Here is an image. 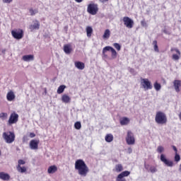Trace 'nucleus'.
<instances>
[{"instance_id":"nucleus-1","label":"nucleus","mask_w":181,"mask_h":181,"mask_svg":"<svg viewBox=\"0 0 181 181\" xmlns=\"http://www.w3.org/2000/svg\"><path fill=\"white\" fill-rule=\"evenodd\" d=\"M75 169L78 170V175L81 176L82 177H86L87 175H88V172H90V169L84 160L83 159H78L75 162Z\"/></svg>"},{"instance_id":"nucleus-2","label":"nucleus","mask_w":181,"mask_h":181,"mask_svg":"<svg viewBox=\"0 0 181 181\" xmlns=\"http://www.w3.org/2000/svg\"><path fill=\"white\" fill-rule=\"evenodd\" d=\"M155 121L156 124H158L159 125H165V124L168 122L166 114L163 113V112H157L156 114Z\"/></svg>"},{"instance_id":"nucleus-3","label":"nucleus","mask_w":181,"mask_h":181,"mask_svg":"<svg viewBox=\"0 0 181 181\" xmlns=\"http://www.w3.org/2000/svg\"><path fill=\"white\" fill-rule=\"evenodd\" d=\"M2 136L6 144H13L15 142V133L13 132H4Z\"/></svg>"},{"instance_id":"nucleus-4","label":"nucleus","mask_w":181,"mask_h":181,"mask_svg":"<svg viewBox=\"0 0 181 181\" xmlns=\"http://www.w3.org/2000/svg\"><path fill=\"white\" fill-rule=\"evenodd\" d=\"M87 12L90 15H97L98 12V5L95 4H90L88 6Z\"/></svg>"},{"instance_id":"nucleus-5","label":"nucleus","mask_w":181,"mask_h":181,"mask_svg":"<svg viewBox=\"0 0 181 181\" xmlns=\"http://www.w3.org/2000/svg\"><path fill=\"white\" fill-rule=\"evenodd\" d=\"M11 35L14 39L19 40L23 37V30L22 29L13 30L11 31Z\"/></svg>"},{"instance_id":"nucleus-6","label":"nucleus","mask_w":181,"mask_h":181,"mask_svg":"<svg viewBox=\"0 0 181 181\" xmlns=\"http://www.w3.org/2000/svg\"><path fill=\"white\" fill-rule=\"evenodd\" d=\"M141 86L144 90H152L153 86H152V83L151 81H149V79L148 78H141Z\"/></svg>"},{"instance_id":"nucleus-7","label":"nucleus","mask_w":181,"mask_h":181,"mask_svg":"<svg viewBox=\"0 0 181 181\" xmlns=\"http://www.w3.org/2000/svg\"><path fill=\"white\" fill-rule=\"evenodd\" d=\"M107 52H111L112 58L117 59V51H115V49L112 47H110V46L105 47L103 49V54L105 56Z\"/></svg>"},{"instance_id":"nucleus-8","label":"nucleus","mask_w":181,"mask_h":181,"mask_svg":"<svg viewBox=\"0 0 181 181\" xmlns=\"http://www.w3.org/2000/svg\"><path fill=\"white\" fill-rule=\"evenodd\" d=\"M123 22L124 26L128 29H132L134 28V20L131 19L128 16H125L123 18Z\"/></svg>"},{"instance_id":"nucleus-9","label":"nucleus","mask_w":181,"mask_h":181,"mask_svg":"<svg viewBox=\"0 0 181 181\" xmlns=\"http://www.w3.org/2000/svg\"><path fill=\"white\" fill-rule=\"evenodd\" d=\"M160 160H161V162H163V163L165 166H168V168H173V166L174 165L173 161L168 160V158H166V156H165V154L160 155Z\"/></svg>"},{"instance_id":"nucleus-10","label":"nucleus","mask_w":181,"mask_h":181,"mask_svg":"<svg viewBox=\"0 0 181 181\" xmlns=\"http://www.w3.org/2000/svg\"><path fill=\"white\" fill-rule=\"evenodd\" d=\"M126 142L127 145H134L135 144V137H134V133L129 131L127 132Z\"/></svg>"},{"instance_id":"nucleus-11","label":"nucleus","mask_w":181,"mask_h":181,"mask_svg":"<svg viewBox=\"0 0 181 181\" xmlns=\"http://www.w3.org/2000/svg\"><path fill=\"white\" fill-rule=\"evenodd\" d=\"M129 175H131V172L128 170L123 171L117 175L116 181H127L124 177H127Z\"/></svg>"},{"instance_id":"nucleus-12","label":"nucleus","mask_w":181,"mask_h":181,"mask_svg":"<svg viewBox=\"0 0 181 181\" xmlns=\"http://www.w3.org/2000/svg\"><path fill=\"white\" fill-rule=\"evenodd\" d=\"M19 118V115L17 113H11L8 119V124L12 125L13 124H16L18 122V119Z\"/></svg>"},{"instance_id":"nucleus-13","label":"nucleus","mask_w":181,"mask_h":181,"mask_svg":"<svg viewBox=\"0 0 181 181\" xmlns=\"http://www.w3.org/2000/svg\"><path fill=\"white\" fill-rule=\"evenodd\" d=\"M30 148L33 151H36L39 148V140L33 139L30 141Z\"/></svg>"},{"instance_id":"nucleus-14","label":"nucleus","mask_w":181,"mask_h":181,"mask_svg":"<svg viewBox=\"0 0 181 181\" xmlns=\"http://www.w3.org/2000/svg\"><path fill=\"white\" fill-rule=\"evenodd\" d=\"M173 86L176 93H180V87H181V81L180 80H175L173 81Z\"/></svg>"},{"instance_id":"nucleus-15","label":"nucleus","mask_w":181,"mask_h":181,"mask_svg":"<svg viewBox=\"0 0 181 181\" xmlns=\"http://www.w3.org/2000/svg\"><path fill=\"white\" fill-rule=\"evenodd\" d=\"M64 52L66 54H70L73 52V48H71V45L66 44L64 45Z\"/></svg>"},{"instance_id":"nucleus-16","label":"nucleus","mask_w":181,"mask_h":181,"mask_svg":"<svg viewBox=\"0 0 181 181\" xmlns=\"http://www.w3.org/2000/svg\"><path fill=\"white\" fill-rule=\"evenodd\" d=\"M61 100L62 103H64V104H69L71 101V98H70L67 94H64L62 95Z\"/></svg>"},{"instance_id":"nucleus-17","label":"nucleus","mask_w":181,"mask_h":181,"mask_svg":"<svg viewBox=\"0 0 181 181\" xmlns=\"http://www.w3.org/2000/svg\"><path fill=\"white\" fill-rule=\"evenodd\" d=\"M34 59H35V57L32 54L24 55L22 57V60H23V62H33Z\"/></svg>"},{"instance_id":"nucleus-18","label":"nucleus","mask_w":181,"mask_h":181,"mask_svg":"<svg viewBox=\"0 0 181 181\" xmlns=\"http://www.w3.org/2000/svg\"><path fill=\"white\" fill-rule=\"evenodd\" d=\"M74 64L75 67H76V69H78V70H84V67H86L84 63L81 62H76Z\"/></svg>"},{"instance_id":"nucleus-19","label":"nucleus","mask_w":181,"mask_h":181,"mask_svg":"<svg viewBox=\"0 0 181 181\" xmlns=\"http://www.w3.org/2000/svg\"><path fill=\"white\" fill-rule=\"evenodd\" d=\"M15 97H16L15 93L12 90H10L9 92H8L6 95V99L8 101H13V99L15 98Z\"/></svg>"},{"instance_id":"nucleus-20","label":"nucleus","mask_w":181,"mask_h":181,"mask_svg":"<svg viewBox=\"0 0 181 181\" xmlns=\"http://www.w3.org/2000/svg\"><path fill=\"white\" fill-rule=\"evenodd\" d=\"M0 179H1V180H9L11 179V176L8 173L1 172L0 173Z\"/></svg>"},{"instance_id":"nucleus-21","label":"nucleus","mask_w":181,"mask_h":181,"mask_svg":"<svg viewBox=\"0 0 181 181\" xmlns=\"http://www.w3.org/2000/svg\"><path fill=\"white\" fill-rule=\"evenodd\" d=\"M129 118L124 117L119 119V123L120 125H128L129 124Z\"/></svg>"},{"instance_id":"nucleus-22","label":"nucleus","mask_w":181,"mask_h":181,"mask_svg":"<svg viewBox=\"0 0 181 181\" xmlns=\"http://www.w3.org/2000/svg\"><path fill=\"white\" fill-rule=\"evenodd\" d=\"M39 28H40V23L37 21H36L34 24L30 25V30H36V29H39Z\"/></svg>"},{"instance_id":"nucleus-23","label":"nucleus","mask_w":181,"mask_h":181,"mask_svg":"<svg viewBox=\"0 0 181 181\" xmlns=\"http://www.w3.org/2000/svg\"><path fill=\"white\" fill-rule=\"evenodd\" d=\"M57 172V167L56 165H51L48 168L47 173L49 174L56 173Z\"/></svg>"},{"instance_id":"nucleus-24","label":"nucleus","mask_w":181,"mask_h":181,"mask_svg":"<svg viewBox=\"0 0 181 181\" xmlns=\"http://www.w3.org/2000/svg\"><path fill=\"white\" fill-rule=\"evenodd\" d=\"M16 169L18 172H19L20 173H25L28 170V168H26V167L25 166L22 167L21 165H17Z\"/></svg>"},{"instance_id":"nucleus-25","label":"nucleus","mask_w":181,"mask_h":181,"mask_svg":"<svg viewBox=\"0 0 181 181\" xmlns=\"http://www.w3.org/2000/svg\"><path fill=\"white\" fill-rule=\"evenodd\" d=\"M64 90H66V85H61L58 87L57 93V94H63V93H64Z\"/></svg>"},{"instance_id":"nucleus-26","label":"nucleus","mask_w":181,"mask_h":181,"mask_svg":"<svg viewBox=\"0 0 181 181\" xmlns=\"http://www.w3.org/2000/svg\"><path fill=\"white\" fill-rule=\"evenodd\" d=\"M106 142H112L114 141V136L112 134H108L105 137Z\"/></svg>"},{"instance_id":"nucleus-27","label":"nucleus","mask_w":181,"mask_h":181,"mask_svg":"<svg viewBox=\"0 0 181 181\" xmlns=\"http://www.w3.org/2000/svg\"><path fill=\"white\" fill-rule=\"evenodd\" d=\"M110 35H111V31H110V30L107 29L105 30L103 38V39H109Z\"/></svg>"},{"instance_id":"nucleus-28","label":"nucleus","mask_w":181,"mask_h":181,"mask_svg":"<svg viewBox=\"0 0 181 181\" xmlns=\"http://www.w3.org/2000/svg\"><path fill=\"white\" fill-rule=\"evenodd\" d=\"M86 33L88 37H91V35L93 34V28L90 26L86 27Z\"/></svg>"},{"instance_id":"nucleus-29","label":"nucleus","mask_w":181,"mask_h":181,"mask_svg":"<svg viewBox=\"0 0 181 181\" xmlns=\"http://www.w3.org/2000/svg\"><path fill=\"white\" fill-rule=\"evenodd\" d=\"M115 170L117 173H119V172H122L124 170V167H122V165L117 164L115 165Z\"/></svg>"},{"instance_id":"nucleus-30","label":"nucleus","mask_w":181,"mask_h":181,"mask_svg":"<svg viewBox=\"0 0 181 181\" xmlns=\"http://www.w3.org/2000/svg\"><path fill=\"white\" fill-rule=\"evenodd\" d=\"M153 45L154 46V52H156V53H159V48L158 47V41L154 40L153 42Z\"/></svg>"},{"instance_id":"nucleus-31","label":"nucleus","mask_w":181,"mask_h":181,"mask_svg":"<svg viewBox=\"0 0 181 181\" xmlns=\"http://www.w3.org/2000/svg\"><path fill=\"white\" fill-rule=\"evenodd\" d=\"M153 86H154V88L156 91H160V88H162V86H160V83H159L158 82H156Z\"/></svg>"},{"instance_id":"nucleus-32","label":"nucleus","mask_w":181,"mask_h":181,"mask_svg":"<svg viewBox=\"0 0 181 181\" xmlns=\"http://www.w3.org/2000/svg\"><path fill=\"white\" fill-rule=\"evenodd\" d=\"M172 59L175 62H177V60H179L180 59V54H173V56H172Z\"/></svg>"},{"instance_id":"nucleus-33","label":"nucleus","mask_w":181,"mask_h":181,"mask_svg":"<svg viewBox=\"0 0 181 181\" xmlns=\"http://www.w3.org/2000/svg\"><path fill=\"white\" fill-rule=\"evenodd\" d=\"M151 172V173H156V172H158V168H156V167L151 165L150 167L149 171Z\"/></svg>"},{"instance_id":"nucleus-34","label":"nucleus","mask_w":181,"mask_h":181,"mask_svg":"<svg viewBox=\"0 0 181 181\" xmlns=\"http://www.w3.org/2000/svg\"><path fill=\"white\" fill-rule=\"evenodd\" d=\"M74 128L75 129H81V122H75Z\"/></svg>"},{"instance_id":"nucleus-35","label":"nucleus","mask_w":181,"mask_h":181,"mask_svg":"<svg viewBox=\"0 0 181 181\" xmlns=\"http://www.w3.org/2000/svg\"><path fill=\"white\" fill-rule=\"evenodd\" d=\"M165 151V148L162 146H158L157 148V152L158 153H162V152Z\"/></svg>"},{"instance_id":"nucleus-36","label":"nucleus","mask_w":181,"mask_h":181,"mask_svg":"<svg viewBox=\"0 0 181 181\" xmlns=\"http://www.w3.org/2000/svg\"><path fill=\"white\" fill-rule=\"evenodd\" d=\"M29 12L30 16H33V15H36V13H37L38 11L37 9L33 10V8H30Z\"/></svg>"},{"instance_id":"nucleus-37","label":"nucleus","mask_w":181,"mask_h":181,"mask_svg":"<svg viewBox=\"0 0 181 181\" xmlns=\"http://www.w3.org/2000/svg\"><path fill=\"white\" fill-rule=\"evenodd\" d=\"M0 118H1V119H6V118H8V113H5V112L0 113Z\"/></svg>"},{"instance_id":"nucleus-38","label":"nucleus","mask_w":181,"mask_h":181,"mask_svg":"<svg viewBox=\"0 0 181 181\" xmlns=\"http://www.w3.org/2000/svg\"><path fill=\"white\" fill-rule=\"evenodd\" d=\"M175 162H180V155H179L177 153H175Z\"/></svg>"},{"instance_id":"nucleus-39","label":"nucleus","mask_w":181,"mask_h":181,"mask_svg":"<svg viewBox=\"0 0 181 181\" xmlns=\"http://www.w3.org/2000/svg\"><path fill=\"white\" fill-rule=\"evenodd\" d=\"M113 46L115 49H117L118 52H119V50H121V45L117 42L113 44Z\"/></svg>"},{"instance_id":"nucleus-40","label":"nucleus","mask_w":181,"mask_h":181,"mask_svg":"<svg viewBox=\"0 0 181 181\" xmlns=\"http://www.w3.org/2000/svg\"><path fill=\"white\" fill-rule=\"evenodd\" d=\"M171 52H175L176 54H180V51L177 48H171Z\"/></svg>"},{"instance_id":"nucleus-41","label":"nucleus","mask_w":181,"mask_h":181,"mask_svg":"<svg viewBox=\"0 0 181 181\" xmlns=\"http://www.w3.org/2000/svg\"><path fill=\"white\" fill-rule=\"evenodd\" d=\"M25 163H26V162L25 160H18L17 166H21V165H25Z\"/></svg>"},{"instance_id":"nucleus-42","label":"nucleus","mask_w":181,"mask_h":181,"mask_svg":"<svg viewBox=\"0 0 181 181\" xmlns=\"http://www.w3.org/2000/svg\"><path fill=\"white\" fill-rule=\"evenodd\" d=\"M151 166L152 165H150L149 164H146V163H144V168L148 172H149V169H151Z\"/></svg>"},{"instance_id":"nucleus-43","label":"nucleus","mask_w":181,"mask_h":181,"mask_svg":"<svg viewBox=\"0 0 181 181\" xmlns=\"http://www.w3.org/2000/svg\"><path fill=\"white\" fill-rule=\"evenodd\" d=\"M172 148L175 153H177V148L175 146H172Z\"/></svg>"},{"instance_id":"nucleus-44","label":"nucleus","mask_w":181,"mask_h":181,"mask_svg":"<svg viewBox=\"0 0 181 181\" xmlns=\"http://www.w3.org/2000/svg\"><path fill=\"white\" fill-rule=\"evenodd\" d=\"M12 0H3L4 4H11Z\"/></svg>"},{"instance_id":"nucleus-45","label":"nucleus","mask_w":181,"mask_h":181,"mask_svg":"<svg viewBox=\"0 0 181 181\" xmlns=\"http://www.w3.org/2000/svg\"><path fill=\"white\" fill-rule=\"evenodd\" d=\"M35 136H36V134H35V133H33V132L30 133V138H35Z\"/></svg>"},{"instance_id":"nucleus-46","label":"nucleus","mask_w":181,"mask_h":181,"mask_svg":"<svg viewBox=\"0 0 181 181\" xmlns=\"http://www.w3.org/2000/svg\"><path fill=\"white\" fill-rule=\"evenodd\" d=\"M26 141H28V136H24L23 137V142H26Z\"/></svg>"},{"instance_id":"nucleus-47","label":"nucleus","mask_w":181,"mask_h":181,"mask_svg":"<svg viewBox=\"0 0 181 181\" xmlns=\"http://www.w3.org/2000/svg\"><path fill=\"white\" fill-rule=\"evenodd\" d=\"M130 73H132V74H134L135 73V70L134 69H130Z\"/></svg>"},{"instance_id":"nucleus-48","label":"nucleus","mask_w":181,"mask_h":181,"mask_svg":"<svg viewBox=\"0 0 181 181\" xmlns=\"http://www.w3.org/2000/svg\"><path fill=\"white\" fill-rule=\"evenodd\" d=\"M127 151H128L129 153H132V148H129L127 149Z\"/></svg>"},{"instance_id":"nucleus-49","label":"nucleus","mask_w":181,"mask_h":181,"mask_svg":"<svg viewBox=\"0 0 181 181\" xmlns=\"http://www.w3.org/2000/svg\"><path fill=\"white\" fill-rule=\"evenodd\" d=\"M75 1H76L78 4H81V2L83 1V0H74Z\"/></svg>"},{"instance_id":"nucleus-50","label":"nucleus","mask_w":181,"mask_h":181,"mask_svg":"<svg viewBox=\"0 0 181 181\" xmlns=\"http://www.w3.org/2000/svg\"><path fill=\"white\" fill-rule=\"evenodd\" d=\"M5 52H6V49H3L1 50V52H2L4 54H5Z\"/></svg>"},{"instance_id":"nucleus-51","label":"nucleus","mask_w":181,"mask_h":181,"mask_svg":"<svg viewBox=\"0 0 181 181\" xmlns=\"http://www.w3.org/2000/svg\"><path fill=\"white\" fill-rule=\"evenodd\" d=\"M100 2L104 4V2H107V1H108V0H100Z\"/></svg>"},{"instance_id":"nucleus-52","label":"nucleus","mask_w":181,"mask_h":181,"mask_svg":"<svg viewBox=\"0 0 181 181\" xmlns=\"http://www.w3.org/2000/svg\"><path fill=\"white\" fill-rule=\"evenodd\" d=\"M1 150H0V156H1Z\"/></svg>"}]
</instances>
